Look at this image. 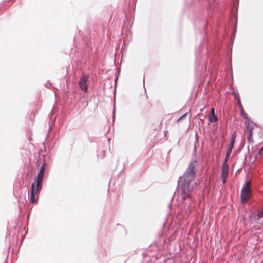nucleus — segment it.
<instances>
[{"label":"nucleus","mask_w":263,"mask_h":263,"mask_svg":"<svg viewBox=\"0 0 263 263\" xmlns=\"http://www.w3.org/2000/svg\"><path fill=\"white\" fill-rule=\"evenodd\" d=\"M238 103L239 104V106H240V107L241 108H242V106H241V104H240V100H239V99H238Z\"/></svg>","instance_id":"obj_16"},{"label":"nucleus","mask_w":263,"mask_h":263,"mask_svg":"<svg viewBox=\"0 0 263 263\" xmlns=\"http://www.w3.org/2000/svg\"><path fill=\"white\" fill-rule=\"evenodd\" d=\"M88 80V77L87 76H82L79 81V85L81 89L85 92L87 91V82Z\"/></svg>","instance_id":"obj_3"},{"label":"nucleus","mask_w":263,"mask_h":263,"mask_svg":"<svg viewBox=\"0 0 263 263\" xmlns=\"http://www.w3.org/2000/svg\"><path fill=\"white\" fill-rule=\"evenodd\" d=\"M229 165L228 163H223L221 167V179L223 184L226 182V179L229 174Z\"/></svg>","instance_id":"obj_4"},{"label":"nucleus","mask_w":263,"mask_h":263,"mask_svg":"<svg viewBox=\"0 0 263 263\" xmlns=\"http://www.w3.org/2000/svg\"><path fill=\"white\" fill-rule=\"evenodd\" d=\"M250 185H251L250 181H247L242 189H250Z\"/></svg>","instance_id":"obj_10"},{"label":"nucleus","mask_w":263,"mask_h":263,"mask_svg":"<svg viewBox=\"0 0 263 263\" xmlns=\"http://www.w3.org/2000/svg\"><path fill=\"white\" fill-rule=\"evenodd\" d=\"M257 217H258V218L263 217V210L258 212Z\"/></svg>","instance_id":"obj_12"},{"label":"nucleus","mask_w":263,"mask_h":263,"mask_svg":"<svg viewBox=\"0 0 263 263\" xmlns=\"http://www.w3.org/2000/svg\"><path fill=\"white\" fill-rule=\"evenodd\" d=\"M241 115L243 116L246 119H247V114L245 112V111L243 109H241L240 111Z\"/></svg>","instance_id":"obj_11"},{"label":"nucleus","mask_w":263,"mask_h":263,"mask_svg":"<svg viewBox=\"0 0 263 263\" xmlns=\"http://www.w3.org/2000/svg\"><path fill=\"white\" fill-rule=\"evenodd\" d=\"M235 139H236V136L235 135H233L231 138V142H230V145H229V147H231V148H233L234 147V143H235Z\"/></svg>","instance_id":"obj_9"},{"label":"nucleus","mask_w":263,"mask_h":263,"mask_svg":"<svg viewBox=\"0 0 263 263\" xmlns=\"http://www.w3.org/2000/svg\"><path fill=\"white\" fill-rule=\"evenodd\" d=\"M247 139L249 142L251 143L252 139V128H249L248 133L247 134Z\"/></svg>","instance_id":"obj_8"},{"label":"nucleus","mask_w":263,"mask_h":263,"mask_svg":"<svg viewBox=\"0 0 263 263\" xmlns=\"http://www.w3.org/2000/svg\"><path fill=\"white\" fill-rule=\"evenodd\" d=\"M234 96H235V98H237V97H236V94H235V93H234Z\"/></svg>","instance_id":"obj_18"},{"label":"nucleus","mask_w":263,"mask_h":263,"mask_svg":"<svg viewBox=\"0 0 263 263\" xmlns=\"http://www.w3.org/2000/svg\"><path fill=\"white\" fill-rule=\"evenodd\" d=\"M34 184L32 183L31 184V195L30 197V201L32 203H35L36 201L35 200L34 198Z\"/></svg>","instance_id":"obj_6"},{"label":"nucleus","mask_w":263,"mask_h":263,"mask_svg":"<svg viewBox=\"0 0 263 263\" xmlns=\"http://www.w3.org/2000/svg\"><path fill=\"white\" fill-rule=\"evenodd\" d=\"M185 115H185H183V116H182L181 117H180V119H179V120H181V119H182V118H183V117H184Z\"/></svg>","instance_id":"obj_17"},{"label":"nucleus","mask_w":263,"mask_h":263,"mask_svg":"<svg viewBox=\"0 0 263 263\" xmlns=\"http://www.w3.org/2000/svg\"><path fill=\"white\" fill-rule=\"evenodd\" d=\"M229 157H230V156L226 155V157H225L224 162L223 163H227V162L229 159Z\"/></svg>","instance_id":"obj_14"},{"label":"nucleus","mask_w":263,"mask_h":263,"mask_svg":"<svg viewBox=\"0 0 263 263\" xmlns=\"http://www.w3.org/2000/svg\"><path fill=\"white\" fill-rule=\"evenodd\" d=\"M263 151V146L260 148V149L259 151V154L261 155L262 152Z\"/></svg>","instance_id":"obj_15"},{"label":"nucleus","mask_w":263,"mask_h":263,"mask_svg":"<svg viewBox=\"0 0 263 263\" xmlns=\"http://www.w3.org/2000/svg\"><path fill=\"white\" fill-rule=\"evenodd\" d=\"M250 189H242L241 191V201L242 203H245L250 197Z\"/></svg>","instance_id":"obj_5"},{"label":"nucleus","mask_w":263,"mask_h":263,"mask_svg":"<svg viewBox=\"0 0 263 263\" xmlns=\"http://www.w3.org/2000/svg\"><path fill=\"white\" fill-rule=\"evenodd\" d=\"M209 119L211 122H215L217 120V118L215 116V110L214 108L211 109V115L209 117Z\"/></svg>","instance_id":"obj_7"},{"label":"nucleus","mask_w":263,"mask_h":263,"mask_svg":"<svg viewBox=\"0 0 263 263\" xmlns=\"http://www.w3.org/2000/svg\"><path fill=\"white\" fill-rule=\"evenodd\" d=\"M197 164V162L196 160L191 161L185 172L178 180V192L182 199L183 200L189 199L191 201L186 210L189 213L191 212L192 207L194 205V203L191 197V193L196 184L194 182V178Z\"/></svg>","instance_id":"obj_1"},{"label":"nucleus","mask_w":263,"mask_h":263,"mask_svg":"<svg viewBox=\"0 0 263 263\" xmlns=\"http://www.w3.org/2000/svg\"><path fill=\"white\" fill-rule=\"evenodd\" d=\"M45 166H46L45 163H44L42 165V166H41V167L40 170V171L36 176V194L41 190V188H42L41 184L42 183L44 174L45 172Z\"/></svg>","instance_id":"obj_2"},{"label":"nucleus","mask_w":263,"mask_h":263,"mask_svg":"<svg viewBox=\"0 0 263 263\" xmlns=\"http://www.w3.org/2000/svg\"><path fill=\"white\" fill-rule=\"evenodd\" d=\"M232 149H233V148H231V147H229L228 149L227 150L226 155L230 156V155H231V154L232 153Z\"/></svg>","instance_id":"obj_13"}]
</instances>
